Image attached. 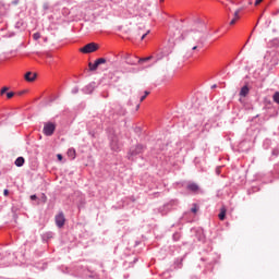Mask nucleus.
Returning <instances> with one entry per match:
<instances>
[{"instance_id": "f257e3e1", "label": "nucleus", "mask_w": 279, "mask_h": 279, "mask_svg": "<svg viewBox=\"0 0 279 279\" xmlns=\"http://www.w3.org/2000/svg\"><path fill=\"white\" fill-rule=\"evenodd\" d=\"M99 49V44L89 43L80 49L81 53H95Z\"/></svg>"}, {"instance_id": "f03ea898", "label": "nucleus", "mask_w": 279, "mask_h": 279, "mask_svg": "<svg viewBox=\"0 0 279 279\" xmlns=\"http://www.w3.org/2000/svg\"><path fill=\"white\" fill-rule=\"evenodd\" d=\"M53 132H56V123L47 122L44 124L45 136H53Z\"/></svg>"}, {"instance_id": "7ed1b4c3", "label": "nucleus", "mask_w": 279, "mask_h": 279, "mask_svg": "<svg viewBox=\"0 0 279 279\" xmlns=\"http://www.w3.org/2000/svg\"><path fill=\"white\" fill-rule=\"evenodd\" d=\"M54 221H56V225L59 228H64V223L66 222V218H64V214L63 213H60V214H58L56 216Z\"/></svg>"}, {"instance_id": "20e7f679", "label": "nucleus", "mask_w": 279, "mask_h": 279, "mask_svg": "<svg viewBox=\"0 0 279 279\" xmlns=\"http://www.w3.org/2000/svg\"><path fill=\"white\" fill-rule=\"evenodd\" d=\"M144 149L143 145H137L130 150V154L131 156H138V154H143Z\"/></svg>"}, {"instance_id": "39448f33", "label": "nucleus", "mask_w": 279, "mask_h": 279, "mask_svg": "<svg viewBox=\"0 0 279 279\" xmlns=\"http://www.w3.org/2000/svg\"><path fill=\"white\" fill-rule=\"evenodd\" d=\"M243 9H236L234 14H233V19L230 21L229 25H235L236 21H239L241 19V16H239V14H241Z\"/></svg>"}, {"instance_id": "423d86ee", "label": "nucleus", "mask_w": 279, "mask_h": 279, "mask_svg": "<svg viewBox=\"0 0 279 279\" xmlns=\"http://www.w3.org/2000/svg\"><path fill=\"white\" fill-rule=\"evenodd\" d=\"M36 77H37L36 73H32V72H27L24 75V80H26V82H35Z\"/></svg>"}, {"instance_id": "0eeeda50", "label": "nucleus", "mask_w": 279, "mask_h": 279, "mask_svg": "<svg viewBox=\"0 0 279 279\" xmlns=\"http://www.w3.org/2000/svg\"><path fill=\"white\" fill-rule=\"evenodd\" d=\"M187 191H192V193H197L199 191V185L197 183L187 184Z\"/></svg>"}, {"instance_id": "6e6552de", "label": "nucleus", "mask_w": 279, "mask_h": 279, "mask_svg": "<svg viewBox=\"0 0 279 279\" xmlns=\"http://www.w3.org/2000/svg\"><path fill=\"white\" fill-rule=\"evenodd\" d=\"M226 213H228V209H226V206H222L220 208V213L218 215V218L220 219V221H225L226 220Z\"/></svg>"}, {"instance_id": "1a4fd4ad", "label": "nucleus", "mask_w": 279, "mask_h": 279, "mask_svg": "<svg viewBox=\"0 0 279 279\" xmlns=\"http://www.w3.org/2000/svg\"><path fill=\"white\" fill-rule=\"evenodd\" d=\"M248 94H250V87L243 86L240 90V97H247Z\"/></svg>"}, {"instance_id": "9d476101", "label": "nucleus", "mask_w": 279, "mask_h": 279, "mask_svg": "<svg viewBox=\"0 0 279 279\" xmlns=\"http://www.w3.org/2000/svg\"><path fill=\"white\" fill-rule=\"evenodd\" d=\"M15 165L17 167H23V165H25V158L23 157H17L16 160H15Z\"/></svg>"}, {"instance_id": "9b49d317", "label": "nucleus", "mask_w": 279, "mask_h": 279, "mask_svg": "<svg viewBox=\"0 0 279 279\" xmlns=\"http://www.w3.org/2000/svg\"><path fill=\"white\" fill-rule=\"evenodd\" d=\"M69 158H72V160H75V148H70L68 150Z\"/></svg>"}, {"instance_id": "f8f14e48", "label": "nucleus", "mask_w": 279, "mask_h": 279, "mask_svg": "<svg viewBox=\"0 0 279 279\" xmlns=\"http://www.w3.org/2000/svg\"><path fill=\"white\" fill-rule=\"evenodd\" d=\"M97 66H100V64H106L107 60L106 58H99L96 61Z\"/></svg>"}, {"instance_id": "ddd939ff", "label": "nucleus", "mask_w": 279, "mask_h": 279, "mask_svg": "<svg viewBox=\"0 0 279 279\" xmlns=\"http://www.w3.org/2000/svg\"><path fill=\"white\" fill-rule=\"evenodd\" d=\"M88 66H89V71H97V69L99 68L96 62L95 63L89 62Z\"/></svg>"}, {"instance_id": "4468645a", "label": "nucleus", "mask_w": 279, "mask_h": 279, "mask_svg": "<svg viewBox=\"0 0 279 279\" xmlns=\"http://www.w3.org/2000/svg\"><path fill=\"white\" fill-rule=\"evenodd\" d=\"M111 149L113 150V151H119V149H120V147L117 145V142H111Z\"/></svg>"}, {"instance_id": "2eb2a0df", "label": "nucleus", "mask_w": 279, "mask_h": 279, "mask_svg": "<svg viewBox=\"0 0 279 279\" xmlns=\"http://www.w3.org/2000/svg\"><path fill=\"white\" fill-rule=\"evenodd\" d=\"M151 58H154V57L150 56V57L142 58L138 60V64H142V62H149V60H151Z\"/></svg>"}, {"instance_id": "dca6fc26", "label": "nucleus", "mask_w": 279, "mask_h": 279, "mask_svg": "<svg viewBox=\"0 0 279 279\" xmlns=\"http://www.w3.org/2000/svg\"><path fill=\"white\" fill-rule=\"evenodd\" d=\"M204 22L198 21V29H196V32H204Z\"/></svg>"}, {"instance_id": "f3484780", "label": "nucleus", "mask_w": 279, "mask_h": 279, "mask_svg": "<svg viewBox=\"0 0 279 279\" xmlns=\"http://www.w3.org/2000/svg\"><path fill=\"white\" fill-rule=\"evenodd\" d=\"M143 32H145V27H138L137 31L135 32L136 36H141L143 34Z\"/></svg>"}, {"instance_id": "a211bd4d", "label": "nucleus", "mask_w": 279, "mask_h": 279, "mask_svg": "<svg viewBox=\"0 0 279 279\" xmlns=\"http://www.w3.org/2000/svg\"><path fill=\"white\" fill-rule=\"evenodd\" d=\"M272 99H274L275 104H279V92L274 94Z\"/></svg>"}, {"instance_id": "6ab92c4d", "label": "nucleus", "mask_w": 279, "mask_h": 279, "mask_svg": "<svg viewBox=\"0 0 279 279\" xmlns=\"http://www.w3.org/2000/svg\"><path fill=\"white\" fill-rule=\"evenodd\" d=\"M199 210V207H197V204H194L191 211L194 213V215Z\"/></svg>"}, {"instance_id": "aec40b11", "label": "nucleus", "mask_w": 279, "mask_h": 279, "mask_svg": "<svg viewBox=\"0 0 279 279\" xmlns=\"http://www.w3.org/2000/svg\"><path fill=\"white\" fill-rule=\"evenodd\" d=\"M8 90H10V87H2L0 90V95H5V93H8Z\"/></svg>"}, {"instance_id": "412c9836", "label": "nucleus", "mask_w": 279, "mask_h": 279, "mask_svg": "<svg viewBox=\"0 0 279 279\" xmlns=\"http://www.w3.org/2000/svg\"><path fill=\"white\" fill-rule=\"evenodd\" d=\"M34 40H40V33H35L33 35Z\"/></svg>"}, {"instance_id": "4be33fe9", "label": "nucleus", "mask_w": 279, "mask_h": 279, "mask_svg": "<svg viewBox=\"0 0 279 279\" xmlns=\"http://www.w3.org/2000/svg\"><path fill=\"white\" fill-rule=\"evenodd\" d=\"M147 95H149V92H145V95L141 97L140 101H145L147 99Z\"/></svg>"}, {"instance_id": "5701e85b", "label": "nucleus", "mask_w": 279, "mask_h": 279, "mask_svg": "<svg viewBox=\"0 0 279 279\" xmlns=\"http://www.w3.org/2000/svg\"><path fill=\"white\" fill-rule=\"evenodd\" d=\"M7 97H8L9 99H12V97H14V92H9V93H7Z\"/></svg>"}, {"instance_id": "b1692460", "label": "nucleus", "mask_w": 279, "mask_h": 279, "mask_svg": "<svg viewBox=\"0 0 279 279\" xmlns=\"http://www.w3.org/2000/svg\"><path fill=\"white\" fill-rule=\"evenodd\" d=\"M149 29L148 31H146L143 35H142V38H141V40H145V37L149 34Z\"/></svg>"}, {"instance_id": "393cba45", "label": "nucleus", "mask_w": 279, "mask_h": 279, "mask_svg": "<svg viewBox=\"0 0 279 279\" xmlns=\"http://www.w3.org/2000/svg\"><path fill=\"white\" fill-rule=\"evenodd\" d=\"M41 199H43L44 204H46L47 203V195L43 194Z\"/></svg>"}, {"instance_id": "a878e982", "label": "nucleus", "mask_w": 279, "mask_h": 279, "mask_svg": "<svg viewBox=\"0 0 279 279\" xmlns=\"http://www.w3.org/2000/svg\"><path fill=\"white\" fill-rule=\"evenodd\" d=\"M3 195H4L5 197H8V195H10V191L4 190V191H3Z\"/></svg>"}, {"instance_id": "bb28decb", "label": "nucleus", "mask_w": 279, "mask_h": 279, "mask_svg": "<svg viewBox=\"0 0 279 279\" xmlns=\"http://www.w3.org/2000/svg\"><path fill=\"white\" fill-rule=\"evenodd\" d=\"M31 199L32 201L38 199V196H36V194H33V195H31Z\"/></svg>"}, {"instance_id": "cd10ccee", "label": "nucleus", "mask_w": 279, "mask_h": 279, "mask_svg": "<svg viewBox=\"0 0 279 279\" xmlns=\"http://www.w3.org/2000/svg\"><path fill=\"white\" fill-rule=\"evenodd\" d=\"M260 3H263V0H256L255 1V5H260Z\"/></svg>"}, {"instance_id": "c85d7f7f", "label": "nucleus", "mask_w": 279, "mask_h": 279, "mask_svg": "<svg viewBox=\"0 0 279 279\" xmlns=\"http://www.w3.org/2000/svg\"><path fill=\"white\" fill-rule=\"evenodd\" d=\"M128 64H131V66H133L134 64H136L134 61H132V60H129L128 61Z\"/></svg>"}, {"instance_id": "c756f323", "label": "nucleus", "mask_w": 279, "mask_h": 279, "mask_svg": "<svg viewBox=\"0 0 279 279\" xmlns=\"http://www.w3.org/2000/svg\"><path fill=\"white\" fill-rule=\"evenodd\" d=\"M57 158H58V160H62V155L58 154Z\"/></svg>"}, {"instance_id": "7c9ffc66", "label": "nucleus", "mask_w": 279, "mask_h": 279, "mask_svg": "<svg viewBox=\"0 0 279 279\" xmlns=\"http://www.w3.org/2000/svg\"><path fill=\"white\" fill-rule=\"evenodd\" d=\"M192 49H193V51H195L197 49V46H194Z\"/></svg>"}, {"instance_id": "2f4dec72", "label": "nucleus", "mask_w": 279, "mask_h": 279, "mask_svg": "<svg viewBox=\"0 0 279 279\" xmlns=\"http://www.w3.org/2000/svg\"><path fill=\"white\" fill-rule=\"evenodd\" d=\"M138 108H141V105H137V106H136V110H138Z\"/></svg>"}, {"instance_id": "473e14b6", "label": "nucleus", "mask_w": 279, "mask_h": 279, "mask_svg": "<svg viewBox=\"0 0 279 279\" xmlns=\"http://www.w3.org/2000/svg\"><path fill=\"white\" fill-rule=\"evenodd\" d=\"M211 88H217V85H213Z\"/></svg>"}, {"instance_id": "72a5a7b5", "label": "nucleus", "mask_w": 279, "mask_h": 279, "mask_svg": "<svg viewBox=\"0 0 279 279\" xmlns=\"http://www.w3.org/2000/svg\"><path fill=\"white\" fill-rule=\"evenodd\" d=\"M20 95H23V92H20Z\"/></svg>"}, {"instance_id": "f704fd0d", "label": "nucleus", "mask_w": 279, "mask_h": 279, "mask_svg": "<svg viewBox=\"0 0 279 279\" xmlns=\"http://www.w3.org/2000/svg\"><path fill=\"white\" fill-rule=\"evenodd\" d=\"M160 1H165V0H160Z\"/></svg>"}]
</instances>
